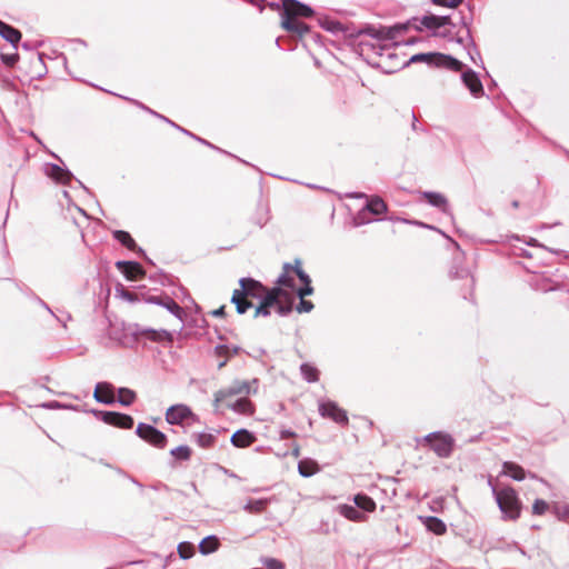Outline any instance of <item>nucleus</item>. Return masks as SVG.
Returning <instances> with one entry per match:
<instances>
[{"mask_svg":"<svg viewBox=\"0 0 569 569\" xmlns=\"http://www.w3.org/2000/svg\"><path fill=\"white\" fill-rule=\"evenodd\" d=\"M309 276L301 269L300 262L286 263L277 280V287L269 290L264 300L256 309L254 317L269 316L270 309L276 308L279 315L291 311L296 297L303 298L313 292Z\"/></svg>","mask_w":569,"mask_h":569,"instance_id":"f257e3e1","label":"nucleus"},{"mask_svg":"<svg viewBox=\"0 0 569 569\" xmlns=\"http://www.w3.org/2000/svg\"><path fill=\"white\" fill-rule=\"evenodd\" d=\"M252 391L248 381H234L230 387L214 393L213 406L217 411L229 408L232 411L250 416L253 413V406L247 399Z\"/></svg>","mask_w":569,"mask_h":569,"instance_id":"f03ea898","label":"nucleus"},{"mask_svg":"<svg viewBox=\"0 0 569 569\" xmlns=\"http://www.w3.org/2000/svg\"><path fill=\"white\" fill-rule=\"evenodd\" d=\"M282 28L300 37L306 34L309 31L308 26L299 21L297 18L310 17L312 14V9L297 0H282Z\"/></svg>","mask_w":569,"mask_h":569,"instance_id":"7ed1b4c3","label":"nucleus"},{"mask_svg":"<svg viewBox=\"0 0 569 569\" xmlns=\"http://www.w3.org/2000/svg\"><path fill=\"white\" fill-rule=\"evenodd\" d=\"M239 284L240 289H236L231 298L239 313H244L251 307L248 298H262L263 301L269 292L260 282L250 278L240 279Z\"/></svg>","mask_w":569,"mask_h":569,"instance_id":"20e7f679","label":"nucleus"},{"mask_svg":"<svg viewBox=\"0 0 569 569\" xmlns=\"http://www.w3.org/2000/svg\"><path fill=\"white\" fill-rule=\"evenodd\" d=\"M497 502L502 513L509 519H517L520 515V501L512 488L493 489Z\"/></svg>","mask_w":569,"mask_h":569,"instance_id":"39448f33","label":"nucleus"},{"mask_svg":"<svg viewBox=\"0 0 569 569\" xmlns=\"http://www.w3.org/2000/svg\"><path fill=\"white\" fill-rule=\"evenodd\" d=\"M419 445H428L437 456L448 457L453 448V439L443 432H432L418 439Z\"/></svg>","mask_w":569,"mask_h":569,"instance_id":"423d86ee","label":"nucleus"},{"mask_svg":"<svg viewBox=\"0 0 569 569\" xmlns=\"http://www.w3.org/2000/svg\"><path fill=\"white\" fill-rule=\"evenodd\" d=\"M407 62H427L452 71H460L462 69V63L459 60L443 53H418L412 56Z\"/></svg>","mask_w":569,"mask_h":569,"instance_id":"0eeeda50","label":"nucleus"},{"mask_svg":"<svg viewBox=\"0 0 569 569\" xmlns=\"http://www.w3.org/2000/svg\"><path fill=\"white\" fill-rule=\"evenodd\" d=\"M397 44L398 43L389 46L386 43L380 48L379 64L386 70V72H393L408 64V62L396 52Z\"/></svg>","mask_w":569,"mask_h":569,"instance_id":"6e6552de","label":"nucleus"},{"mask_svg":"<svg viewBox=\"0 0 569 569\" xmlns=\"http://www.w3.org/2000/svg\"><path fill=\"white\" fill-rule=\"evenodd\" d=\"M136 432L141 439L157 448H163L166 446V435L150 425L139 423Z\"/></svg>","mask_w":569,"mask_h":569,"instance_id":"1a4fd4ad","label":"nucleus"},{"mask_svg":"<svg viewBox=\"0 0 569 569\" xmlns=\"http://www.w3.org/2000/svg\"><path fill=\"white\" fill-rule=\"evenodd\" d=\"M319 412L322 417L329 418L337 423H348L347 412L333 401L327 400L319 402Z\"/></svg>","mask_w":569,"mask_h":569,"instance_id":"9d476101","label":"nucleus"},{"mask_svg":"<svg viewBox=\"0 0 569 569\" xmlns=\"http://www.w3.org/2000/svg\"><path fill=\"white\" fill-rule=\"evenodd\" d=\"M192 410L186 405H174L167 409L166 420L170 425H181L188 419H194Z\"/></svg>","mask_w":569,"mask_h":569,"instance_id":"9b49d317","label":"nucleus"},{"mask_svg":"<svg viewBox=\"0 0 569 569\" xmlns=\"http://www.w3.org/2000/svg\"><path fill=\"white\" fill-rule=\"evenodd\" d=\"M98 417L106 423L123 429H130L133 426L132 417L123 413L101 411Z\"/></svg>","mask_w":569,"mask_h":569,"instance_id":"f8f14e48","label":"nucleus"},{"mask_svg":"<svg viewBox=\"0 0 569 569\" xmlns=\"http://www.w3.org/2000/svg\"><path fill=\"white\" fill-rule=\"evenodd\" d=\"M462 82L469 89L473 97H481L483 94V87L476 72L467 70L461 76Z\"/></svg>","mask_w":569,"mask_h":569,"instance_id":"ddd939ff","label":"nucleus"},{"mask_svg":"<svg viewBox=\"0 0 569 569\" xmlns=\"http://www.w3.org/2000/svg\"><path fill=\"white\" fill-rule=\"evenodd\" d=\"M117 267L128 280L134 281L143 276V270L137 262L119 261L117 262Z\"/></svg>","mask_w":569,"mask_h":569,"instance_id":"4468645a","label":"nucleus"},{"mask_svg":"<svg viewBox=\"0 0 569 569\" xmlns=\"http://www.w3.org/2000/svg\"><path fill=\"white\" fill-rule=\"evenodd\" d=\"M93 397L97 401L110 405L114 401L113 388L111 385L100 382L96 386Z\"/></svg>","mask_w":569,"mask_h":569,"instance_id":"2eb2a0df","label":"nucleus"},{"mask_svg":"<svg viewBox=\"0 0 569 569\" xmlns=\"http://www.w3.org/2000/svg\"><path fill=\"white\" fill-rule=\"evenodd\" d=\"M230 441L237 448H247L256 441V437L247 429H240L231 436Z\"/></svg>","mask_w":569,"mask_h":569,"instance_id":"dca6fc26","label":"nucleus"},{"mask_svg":"<svg viewBox=\"0 0 569 569\" xmlns=\"http://www.w3.org/2000/svg\"><path fill=\"white\" fill-rule=\"evenodd\" d=\"M44 172L49 178L60 183H67L71 179V173L57 164H46Z\"/></svg>","mask_w":569,"mask_h":569,"instance_id":"f3484780","label":"nucleus"},{"mask_svg":"<svg viewBox=\"0 0 569 569\" xmlns=\"http://www.w3.org/2000/svg\"><path fill=\"white\" fill-rule=\"evenodd\" d=\"M407 29L406 26H395L392 28H383L375 32V37L380 41H393L398 34Z\"/></svg>","mask_w":569,"mask_h":569,"instance_id":"a211bd4d","label":"nucleus"},{"mask_svg":"<svg viewBox=\"0 0 569 569\" xmlns=\"http://www.w3.org/2000/svg\"><path fill=\"white\" fill-rule=\"evenodd\" d=\"M338 511L350 521L362 522L367 520V517L360 512L357 507L350 505H340Z\"/></svg>","mask_w":569,"mask_h":569,"instance_id":"6ab92c4d","label":"nucleus"},{"mask_svg":"<svg viewBox=\"0 0 569 569\" xmlns=\"http://www.w3.org/2000/svg\"><path fill=\"white\" fill-rule=\"evenodd\" d=\"M419 519L429 531L436 535L440 536L447 531V527L443 521L436 517H419Z\"/></svg>","mask_w":569,"mask_h":569,"instance_id":"aec40b11","label":"nucleus"},{"mask_svg":"<svg viewBox=\"0 0 569 569\" xmlns=\"http://www.w3.org/2000/svg\"><path fill=\"white\" fill-rule=\"evenodd\" d=\"M0 36L3 37L8 42L12 44H17L21 39V33L19 30L12 28L11 26L2 22L0 20Z\"/></svg>","mask_w":569,"mask_h":569,"instance_id":"412c9836","label":"nucleus"},{"mask_svg":"<svg viewBox=\"0 0 569 569\" xmlns=\"http://www.w3.org/2000/svg\"><path fill=\"white\" fill-rule=\"evenodd\" d=\"M298 470L302 477H311L319 471V467L315 460L303 459L299 461Z\"/></svg>","mask_w":569,"mask_h":569,"instance_id":"4be33fe9","label":"nucleus"},{"mask_svg":"<svg viewBox=\"0 0 569 569\" xmlns=\"http://www.w3.org/2000/svg\"><path fill=\"white\" fill-rule=\"evenodd\" d=\"M503 475L509 476L515 480H523L526 477L525 470L517 463L513 462H505L503 463Z\"/></svg>","mask_w":569,"mask_h":569,"instance_id":"5701e85b","label":"nucleus"},{"mask_svg":"<svg viewBox=\"0 0 569 569\" xmlns=\"http://www.w3.org/2000/svg\"><path fill=\"white\" fill-rule=\"evenodd\" d=\"M220 542L216 536H209L202 539L199 543V551L202 555H209L218 550Z\"/></svg>","mask_w":569,"mask_h":569,"instance_id":"b1692460","label":"nucleus"},{"mask_svg":"<svg viewBox=\"0 0 569 569\" xmlns=\"http://www.w3.org/2000/svg\"><path fill=\"white\" fill-rule=\"evenodd\" d=\"M353 502L357 508L367 511L372 512L376 509V502L368 496L358 493L353 497Z\"/></svg>","mask_w":569,"mask_h":569,"instance_id":"393cba45","label":"nucleus"},{"mask_svg":"<svg viewBox=\"0 0 569 569\" xmlns=\"http://www.w3.org/2000/svg\"><path fill=\"white\" fill-rule=\"evenodd\" d=\"M422 26L428 29H438L449 23V18L447 17H437V16H427L421 20Z\"/></svg>","mask_w":569,"mask_h":569,"instance_id":"a878e982","label":"nucleus"},{"mask_svg":"<svg viewBox=\"0 0 569 569\" xmlns=\"http://www.w3.org/2000/svg\"><path fill=\"white\" fill-rule=\"evenodd\" d=\"M366 209L372 214H381L387 210V204L379 197H372L366 206Z\"/></svg>","mask_w":569,"mask_h":569,"instance_id":"bb28decb","label":"nucleus"},{"mask_svg":"<svg viewBox=\"0 0 569 569\" xmlns=\"http://www.w3.org/2000/svg\"><path fill=\"white\" fill-rule=\"evenodd\" d=\"M423 196L431 206L447 210V199L441 193L426 192Z\"/></svg>","mask_w":569,"mask_h":569,"instance_id":"cd10ccee","label":"nucleus"},{"mask_svg":"<svg viewBox=\"0 0 569 569\" xmlns=\"http://www.w3.org/2000/svg\"><path fill=\"white\" fill-rule=\"evenodd\" d=\"M268 505V499H256L249 500L243 509L250 513H259L262 512Z\"/></svg>","mask_w":569,"mask_h":569,"instance_id":"c85d7f7f","label":"nucleus"},{"mask_svg":"<svg viewBox=\"0 0 569 569\" xmlns=\"http://www.w3.org/2000/svg\"><path fill=\"white\" fill-rule=\"evenodd\" d=\"M141 336L147 337L152 341H161L164 339H169L170 333L166 330H153V329H144L140 332Z\"/></svg>","mask_w":569,"mask_h":569,"instance_id":"c756f323","label":"nucleus"},{"mask_svg":"<svg viewBox=\"0 0 569 569\" xmlns=\"http://www.w3.org/2000/svg\"><path fill=\"white\" fill-rule=\"evenodd\" d=\"M301 375L309 382H316L319 377L318 369L309 363H303L300 367Z\"/></svg>","mask_w":569,"mask_h":569,"instance_id":"7c9ffc66","label":"nucleus"},{"mask_svg":"<svg viewBox=\"0 0 569 569\" xmlns=\"http://www.w3.org/2000/svg\"><path fill=\"white\" fill-rule=\"evenodd\" d=\"M136 399L134 391L127 389V388H120L118 390V401L123 406L131 405Z\"/></svg>","mask_w":569,"mask_h":569,"instance_id":"2f4dec72","label":"nucleus"},{"mask_svg":"<svg viewBox=\"0 0 569 569\" xmlns=\"http://www.w3.org/2000/svg\"><path fill=\"white\" fill-rule=\"evenodd\" d=\"M114 238L120 241L123 246H126L128 249H134L136 242L131 238V236L126 231H116Z\"/></svg>","mask_w":569,"mask_h":569,"instance_id":"473e14b6","label":"nucleus"},{"mask_svg":"<svg viewBox=\"0 0 569 569\" xmlns=\"http://www.w3.org/2000/svg\"><path fill=\"white\" fill-rule=\"evenodd\" d=\"M178 553L182 559H189L194 555V546L190 542H181L178 546Z\"/></svg>","mask_w":569,"mask_h":569,"instance_id":"72a5a7b5","label":"nucleus"},{"mask_svg":"<svg viewBox=\"0 0 569 569\" xmlns=\"http://www.w3.org/2000/svg\"><path fill=\"white\" fill-rule=\"evenodd\" d=\"M196 441L201 448H209L214 442V437L210 433L196 435Z\"/></svg>","mask_w":569,"mask_h":569,"instance_id":"f704fd0d","label":"nucleus"},{"mask_svg":"<svg viewBox=\"0 0 569 569\" xmlns=\"http://www.w3.org/2000/svg\"><path fill=\"white\" fill-rule=\"evenodd\" d=\"M190 453H191V450L189 447L187 446H179L174 449L171 450V455L177 458V459H181V460H187L189 459L190 457Z\"/></svg>","mask_w":569,"mask_h":569,"instance_id":"c9c22d12","label":"nucleus"},{"mask_svg":"<svg viewBox=\"0 0 569 569\" xmlns=\"http://www.w3.org/2000/svg\"><path fill=\"white\" fill-rule=\"evenodd\" d=\"M163 307L167 308L172 315H174L176 317H178L179 319L182 318V315H183V310L182 308L177 303L174 302L173 300H168L167 302L163 303Z\"/></svg>","mask_w":569,"mask_h":569,"instance_id":"e433bc0d","label":"nucleus"},{"mask_svg":"<svg viewBox=\"0 0 569 569\" xmlns=\"http://www.w3.org/2000/svg\"><path fill=\"white\" fill-rule=\"evenodd\" d=\"M261 562L268 569H284V565L276 558L266 557L261 559Z\"/></svg>","mask_w":569,"mask_h":569,"instance_id":"4c0bfd02","label":"nucleus"},{"mask_svg":"<svg viewBox=\"0 0 569 569\" xmlns=\"http://www.w3.org/2000/svg\"><path fill=\"white\" fill-rule=\"evenodd\" d=\"M548 503L545 500L537 499L532 506V511L536 515H542L547 511Z\"/></svg>","mask_w":569,"mask_h":569,"instance_id":"58836bf2","label":"nucleus"},{"mask_svg":"<svg viewBox=\"0 0 569 569\" xmlns=\"http://www.w3.org/2000/svg\"><path fill=\"white\" fill-rule=\"evenodd\" d=\"M312 309H313V305L311 301L305 300V297L300 298V302L297 306L298 312H300V313L301 312H310Z\"/></svg>","mask_w":569,"mask_h":569,"instance_id":"ea45409f","label":"nucleus"},{"mask_svg":"<svg viewBox=\"0 0 569 569\" xmlns=\"http://www.w3.org/2000/svg\"><path fill=\"white\" fill-rule=\"evenodd\" d=\"M462 0H433L435 4L448 7V8H455L457 7Z\"/></svg>","mask_w":569,"mask_h":569,"instance_id":"a19ab883","label":"nucleus"},{"mask_svg":"<svg viewBox=\"0 0 569 569\" xmlns=\"http://www.w3.org/2000/svg\"><path fill=\"white\" fill-rule=\"evenodd\" d=\"M558 518L569 525V506L558 509Z\"/></svg>","mask_w":569,"mask_h":569,"instance_id":"79ce46f5","label":"nucleus"},{"mask_svg":"<svg viewBox=\"0 0 569 569\" xmlns=\"http://www.w3.org/2000/svg\"><path fill=\"white\" fill-rule=\"evenodd\" d=\"M280 437H281V439H288V438L295 437V432H292L290 430H282L280 432Z\"/></svg>","mask_w":569,"mask_h":569,"instance_id":"37998d69","label":"nucleus"},{"mask_svg":"<svg viewBox=\"0 0 569 569\" xmlns=\"http://www.w3.org/2000/svg\"><path fill=\"white\" fill-rule=\"evenodd\" d=\"M441 503H442V500H441V499L433 500V501H432L431 509H432L433 511H438V510L441 508Z\"/></svg>","mask_w":569,"mask_h":569,"instance_id":"c03bdc74","label":"nucleus"},{"mask_svg":"<svg viewBox=\"0 0 569 569\" xmlns=\"http://www.w3.org/2000/svg\"><path fill=\"white\" fill-rule=\"evenodd\" d=\"M292 453H293V456H295L296 458H298V457H299V455H300V449H299V447H298V446H296V447H295V449H293Z\"/></svg>","mask_w":569,"mask_h":569,"instance_id":"a18cd8bd","label":"nucleus"},{"mask_svg":"<svg viewBox=\"0 0 569 569\" xmlns=\"http://www.w3.org/2000/svg\"><path fill=\"white\" fill-rule=\"evenodd\" d=\"M222 313H223V308H220V309L213 311L214 316H221Z\"/></svg>","mask_w":569,"mask_h":569,"instance_id":"49530a36","label":"nucleus"},{"mask_svg":"<svg viewBox=\"0 0 569 569\" xmlns=\"http://www.w3.org/2000/svg\"><path fill=\"white\" fill-rule=\"evenodd\" d=\"M14 61H16V57L14 56L10 57L9 60H8V62H10V63H13Z\"/></svg>","mask_w":569,"mask_h":569,"instance_id":"de8ad7c7","label":"nucleus"}]
</instances>
